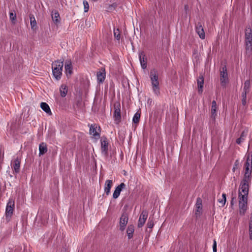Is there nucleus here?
<instances>
[{
	"mask_svg": "<svg viewBox=\"0 0 252 252\" xmlns=\"http://www.w3.org/2000/svg\"><path fill=\"white\" fill-rule=\"evenodd\" d=\"M14 206V201L12 199H10L7 204L5 211L6 219L7 221L10 220L11 217L13 214Z\"/></svg>",
	"mask_w": 252,
	"mask_h": 252,
	"instance_id": "obj_6",
	"label": "nucleus"
},
{
	"mask_svg": "<svg viewBox=\"0 0 252 252\" xmlns=\"http://www.w3.org/2000/svg\"><path fill=\"white\" fill-rule=\"evenodd\" d=\"M204 84V78L201 75L197 79V85H198V91L199 93H202V89Z\"/></svg>",
	"mask_w": 252,
	"mask_h": 252,
	"instance_id": "obj_23",
	"label": "nucleus"
},
{
	"mask_svg": "<svg viewBox=\"0 0 252 252\" xmlns=\"http://www.w3.org/2000/svg\"><path fill=\"white\" fill-rule=\"evenodd\" d=\"M128 216L126 213H123L121 218L120 220V230L122 231H123L125 229V227L126 225L127 222H128Z\"/></svg>",
	"mask_w": 252,
	"mask_h": 252,
	"instance_id": "obj_10",
	"label": "nucleus"
},
{
	"mask_svg": "<svg viewBox=\"0 0 252 252\" xmlns=\"http://www.w3.org/2000/svg\"><path fill=\"white\" fill-rule=\"evenodd\" d=\"M30 18L31 28L33 30H34L36 28V20H35L33 15H30Z\"/></svg>",
	"mask_w": 252,
	"mask_h": 252,
	"instance_id": "obj_28",
	"label": "nucleus"
},
{
	"mask_svg": "<svg viewBox=\"0 0 252 252\" xmlns=\"http://www.w3.org/2000/svg\"><path fill=\"white\" fill-rule=\"evenodd\" d=\"M247 134V131H243L241 133L240 137L237 139L236 143L238 144H241L244 140V138L246 136Z\"/></svg>",
	"mask_w": 252,
	"mask_h": 252,
	"instance_id": "obj_30",
	"label": "nucleus"
},
{
	"mask_svg": "<svg viewBox=\"0 0 252 252\" xmlns=\"http://www.w3.org/2000/svg\"><path fill=\"white\" fill-rule=\"evenodd\" d=\"M100 131L99 127L97 128L96 125H92L90 128V134L95 136V137H99V132Z\"/></svg>",
	"mask_w": 252,
	"mask_h": 252,
	"instance_id": "obj_13",
	"label": "nucleus"
},
{
	"mask_svg": "<svg viewBox=\"0 0 252 252\" xmlns=\"http://www.w3.org/2000/svg\"><path fill=\"white\" fill-rule=\"evenodd\" d=\"M52 18L53 22L56 24H58L60 22V15L58 12L55 11L52 12Z\"/></svg>",
	"mask_w": 252,
	"mask_h": 252,
	"instance_id": "obj_24",
	"label": "nucleus"
},
{
	"mask_svg": "<svg viewBox=\"0 0 252 252\" xmlns=\"http://www.w3.org/2000/svg\"><path fill=\"white\" fill-rule=\"evenodd\" d=\"M113 185V181L111 180H107L105 183L104 192L107 195H109L110 189Z\"/></svg>",
	"mask_w": 252,
	"mask_h": 252,
	"instance_id": "obj_20",
	"label": "nucleus"
},
{
	"mask_svg": "<svg viewBox=\"0 0 252 252\" xmlns=\"http://www.w3.org/2000/svg\"><path fill=\"white\" fill-rule=\"evenodd\" d=\"M250 180L244 181L243 179L239 190V213L244 215L247 210L248 195L249 193V183Z\"/></svg>",
	"mask_w": 252,
	"mask_h": 252,
	"instance_id": "obj_1",
	"label": "nucleus"
},
{
	"mask_svg": "<svg viewBox=\"0 0 252 252\" xmlns=\"http://www.w3.org/2000/svg\"><path fill=\"white\" fill-rule=\"evenodd\" d=\"M233 199H234V198H232V201H231V204H232V203H232V202H233Z\"/></svg>",
	"mask_w": 252,
	"mask_h": 252,
	"instance_id": "obj_39",
	"label": "nucleus"
},
{
	"mask_svg": "<svg viewBox=\"0 0 252 252\" xmlns=\"http://www.w3.org/2000/svg\"><path fill=\"white\" fill-rule=\"evenodd\" d=\"M63 66V61H55L52 64L53 75L57 80L61 78Z\"/></svg>",
	"mask_w": 252,
	"mask_h": 252,
	"instance_id": "obj_4",
	"label": "nucleus"
},
{
	"mask_svg": "<svg viewBox=\"0 0 252 252\" xmlns=\"http://www.w3.org/2000/svg\"><path fill=\"white\" fill-rule=\"evenodd\" d=\"M114 35L115 38L119 40L120 38V32L118 29L114 30Z\"/></svg>",
	"mask_w": 252,
	"mask_h": 252,
	"instance_id": "obj_33",
	"label": "nucleus"
},
{
	"mask_svg": "<svg viewBox=\"0 0 252 252\" xmlns=\"http://www.w3.org/2000/svg\"><path fill=\"white\" fill-rule=\"evenodd\" d=\"M134 231V226L133 225H129L126 230V233L128 239H131L133 237V234Z\"/></svg>",
	"mask_w": 252,
	"mask_h": 252,
	"instance_id": "obj_27",
	"label": "nucleus"
},
{
	"mask_svg": "<svg viewBox=\"0 0 252 252\" xmlns=\"http://www.w3.org/2000/svg\"><path fill=\"white\" fill-rule=\"evenodd\" d=\"M213 252H217V242L216 240H214V243L213 246Z\"/></svg>",
	"mask_w": 252,
	"mask_h": 252,
	"instance_id": "obj_37",
	"label": "nucleus"
},
{
	"mask_svg": "<svg viewBox=\"0 0 252 252\" xmlns=\"http://www.w3.org/2000/svg\"><path fill=\"white\" fill-rule=\"evenodd\" d=\"M60 91L61 95L62 97H64L67 93V89L66 86L65 85H62L60 87Z\"/></svg>",
	"mask_w": 252,
	"mask_h": 252,
	"instance_id": "obj_29",
	"label": "nucleus"
},
{
	"mask_svg": "<svg viewBox=\"0 0 252 252\" xmlns=\"http://www.w3.org/2000/svg\"><path fill=\"white\" fill-rule=\"evenodd\" d=\"M121 106L119 103H116L114 104V117L115 118V120L116 121L117 123H118L121 119Z\"/></svg>",
	"mask_w": 252,
	"mask_h": 252,
	"instance_id": "obj_9",
	"label": "nucleus"
},
{
	"mask_svg": "<svg viewBox=\"0 0 252 252\" xmlns=\"http://www.w3.org/2000/svg\"><path fill=\"white\" fill-rule=\"evenodd\" d=\"M96 76L97 81L99 83H102L104 81L106 76L105 69L103 68H101L100 70L97 72Z\"/></svg>",
	"mask_w": 252,
	"mask_h": 252,
	"instance_id": "obj_12",
	"label": "nucleus"
},
{
	"mask_svg": "<svg viewBox=\"0 0 252 252\" xmlns=\"http://www.w3.org/2000/svg\"><path fill=\"white\" fill-rule=\"evenodd\" d=\"M139 60L141 66L143 69L147 67V58L143 52H141L139 54Z\"/></svg>",
	"mask_w": 252,
	"mask_h": 252,
	"instance_id": "obj_17",
	"label": "nucleus"
},
{
	"mask_svg": "<svg viewBox=\"0 0 252 252\" xmlns=\"http://www.w3.org/2000/svg\"><path fill=\"white\" fill-rule=\"evenodd\" d=\"M83 5L84 7V12H87L89 10V5L87 1L84 0L83 1Z\"/></svg>",
	"mask_w": 252,
	"mask_h": 252,
	"instance_id": "obj_36",
	"label": "nucleus"
},
{
	"mask_svg": "<svg viewBox=\"0 0 252 252\" xmlns=\"http://www.w3.org/2000/svg\"><path fill=\"white\" fill-rule=\"evenodd\" d=\"M10 19L12 21V23H14L16 19V15L15 13L13 12H10Z\"/></svg>",
	"mask_w": 252,
	"mask_h": 252,
	"instance_id": "obj_35",
	"label": "nucleus"
},
{
	"mask_svg": "<svg viewBox=\"0 0 252 252\" xmlns=\"http://www.w3.org/2000/svg\"><path fill=\"white\" fill-rule=\"evenodd\" d=\"M249 233L250 238L251 240H252V214L251 217V221L249 224Z\"/></svg>",
	"mask_w": 252,
	"mask_h": 252,
	"instance_id": "obj_34",
	"label": "nucleus"
},
{
	"mask_svg": "<svg viewBox=\"0 0 252 252\" xmlns=\"http://www.w3.org/2000/svg\"><path fill=\"white\" fill-rule=\"evenodd\" d=\"M39 156L44 154L47 151V146L46 144L43 142L41 143L39 146Z\"/></svg>",
	"mask_w": 252,
	"mask_h": 252,
	"instance_id": "obj_25",
	"label": "nucleus"
},
{
	"mask_svg": "<svg viewBox=\"0 0 252 252\" xmlns=\"http://www.w3.org/2000/svg\"><path fill=\"white\" fill-rule=\"evenodd\" d=\"M148 217V213L146 211H143L141 214L138 222V227H141L144 224L146 220Z\"/></svg>",
	"mask_w": 252,
	"mask_h": 252,
	"instance_id": "obj_11",
	"label": "nucleus"
},
{
	"mask_svg": "<svg viewBox=\"0 0 252 252\" xmlns=\"http://www.w3.org/2000/svg\"><path fill=\"white\" fill-rule=\"evenodd\" d=\"M250 87V82L249 81L247 80L244 83L243 92L242 93V103L243 105H245L246 104L247 94L249 92Z\"/></svg>",
	"mask_w": 252,
	"mask_h": 252,
	"instance_id": "obj_8",
	"label": "nucleus"
},
{
	"mask_svg": "<svg viewBox=\"0 0 252 252\" xmlns=\"http://www.w3.org/2000/svg\"><path fill=\"white\" fill-rule=\"evenodd\" d=\"M140 118V114L138 112L136 113L133 118V122L134 123H138Z\"/></svg>",
	"mask_w": 252,
	"mask_h": 252,
	"instance_id": "obj_32",
	"label": "nucleus"
},
{
	"mask_svg": "<svg viewBox=\"0 0 252 252\" xmlns=\"http://www.w3.org/2000/svg\"><path fill=\"white\" fill-rule=\"evenodd\" d=\"M40 107L42 108V109L48 115H51L52 114L49 105L46 103L41 102L40 104Z\"/></svg>",
	"mask_w": 252,
	"mask_h": 252,
	"instance_id": "obj_26",
	"label": "nucleus"
},
{
	"mask_svg": "<svg viewBox=\"0 0 252 252\" xmlns=\"http://www.w3.org/2000/svg\"><path fill=\"white\" fill-rule=\"evenodd\" d=\"M228 80L226 67L224 66L220 69V81L222 86H225Z\"/></svg>",
	"mask_w": 252,
	"mask_h": 252,
	"instance_id": "obj_7",
	"label": "nucleus"
},
{
	"mask_svg": "<svg viewBox=\"0 0 252 252\" xmlns=\"http://www.w3.org/2000/svg\"><path fill=\"white\" fill-rule=\"evenodd\" d=\"M149 228H152L154 226V222L152 221H149L147 223Z\"/></svg>",
	"mask_w": 252,
	"mask_h": 252,
	"instance_id": "obj_38",
	"label": "nucleus"
},
{
	"mask_svg": "<svg viewBox=\"0 0 252 252\" xmlns=\"http://www.w3.org/2000/svg\"><path fill=\"white\" fill-rule=\"evenodd\" d=\"M196 32L201 39L205 38V32L201 24L199 22L196 25Z\"/></svg>",
	"mask_w": 252,
	"mask_h": 252,
	"instance_id": "obj_14",
	"label": "nucleus"
},
{
	"mask_svg": "<svg viewBox=\"0 0 252 252\" xmlns=\"http://www.w3.org/2000/svg\"><path fill=\"white\" fill-rule=\"evenodd\" d=\"M150 78L153 91L156 95L158 96L160 94V91L158 72L157 69L154 68L150 71Z\"/></svg>",
	"mask_w": 252,
	"mask_h": 252,
	"instance_id": "obj_2",
	"label": "nucleus"
},
{
	"mask_svg": "<svg viewBox=\"0 0 252 252\" xmlns=\"http://www.w3.org/2000/svg\"><path fill=\"white\" fill-rule=\"evenodd\" d=\"M64 68L67 75H70L72 73V67L71 62L70 61H66V62H65Z\"/></svg>",
	"mask_w": 252,
	"mask_h": 252,
	"instance_id": "obj_21",
	"label": "nucleus"
},
{
	"mask_svg": "<svg viewBox=\"0 0 252 252\" xmlns=\"http://www.w3.org/2000/svg\"><path fill=\"white\" fill-rule=\"evenodd\" d=\"M245 174L243 179L245 182L246 180H250L252 178V154L248 153L247 155V160L244 165Z\"/></svg>",
	"mask_w": 252,
	"mask_h": 252,
	"instance_id": "obj_3",
	"label": "nucleus"
},
{
	"mask_svg": "<svg viewBox=\"0 0 252 252\" xmlns=\"http://www.w3.org/2000/svg\"><path fill=\"white\" fill-rule=\"evenodd\" d=\"M245 48L247 54L252 53V31L248 28L245 32Z\"/></svg>",
	"mask_w": 252,
	"mask_h": 252,
	"instance_id": "obj_5",
	"label": "nucleus"
},
{
	"mask_svg": "<svg viewBox=\"0 0 252 252\" xmlns=\"http://www.w3.org/2000/svg\"><path fill=\"white\" fill-rule=\"evenodd\" d=\"M125 187H126V185L123 183H121L120 185L117 186L115 190L113 193V197L114 199L117 198L119 197V196L120 195L122 189L125 188Z\"/></svg>",
	"mask_w": 252,
	"mask_h": 252,
	"instance_id": "obj_15",
	"label": "nucleus"
},
{
	"mask_svg": "<svg viewBox=\"0 0 252 252\" xmlns=\"http://www.w3.org/2000/svg\"><path fill=\"white\" fill-rule=\"evenodd\" d=\"M217 103L216 101L213 100L212 102V106H211V118L213 120H215L216 119V117L217 115Z\"/></svg>",
	"mask_w": 252,
	"mask_h": 252,
	"instance_id": "obj_16",
	"label": "nucleus"
},
{
	"mask_svg": "<svg viewBox=\"0 0 252 252\" xmlns=\"http://www.w3.org/2000/svg\"><path fill=\"white\" fill-rule=\"evenodd\" d=\"M226 195H225V194L223 193V194H222V195L221 196V198H220L218 200L220 206L223 207L225 205V202H226Z\"/></svg>",
	"mask_w": 252,
	"mask_h": 252,
	"instance_id": "obj_31",
	"label": "nucleus"
},
{
	"mask_svg": "<svg viewBox=\"0 0 252 252\" xmlns=\"http://www.w3.org/2000/svg\"><path fill=\"white\" fill-rule=\"evenodd\" d=\"M185 9H187V6L186 5L185 7Z\"/></svg>",
	"mask_w": 252,
	"mask_h": 252,
	"instance_id": "obj_40",
	"label": "nucleus"
},
{
	"mask_svg": "<svg viewBox=\"0 0 252 252\" xmlns=\"http://www.w3.org/2000/svg\"><path fill=\"white\" fill-rule=\"evenodd\" d=\"M235 169V167H233V171H234Z\"/></svg>",
	"mask_w": 252,
	"mask_h": 252,
	"instance_id": "obj_41",
	"label": "nucleus"
},
{
	"mask_svg": "<svg viewBox=\"0 0 252 252\" xmlns=\"http://www.w3.org/2000/svg\"><path fill=\"white\" fill-rule=\"evenodd\" d=\"M20 161L19 158H16L13 161L12 168L13 169L14 172L17 174L20 171Z\"/></svg>",
	"mask_w": 252,
	"mask_h": 252,
	"instance_id": "obj_22",
	"label": "nucleus"
},
{
	"mask_svg": "<svg viewBox=\"0 0 252 252\" xmlns=\"http://www.w3.org/2000/svg\"><path fill=\"white\" fill-rule=\"evenodd\" d=\"M202 200L200 198H197L195 204V214L196 215H200L202 211Z\"/></svg>",
	"mask_w": 252,
	"mask_h": 252,
	"instance_id": "obj_19",
	"label": "nucleus"
},
{
	"mask_svg": "<svg viewBox=\"0 0 252 252\" xmlns=\"http://www.w3.org/2000/svg\"><path fill=\"white\" fill-rule=\"evenodd\" d=\"M108 143L106 140V138L102 139L101 140V152L104 155H106L107 153Z\"/></svg>",
	"mask_w": 252,
	"mask_h": 252,
	"instance_id": "obj_18",
	"label": "nucleus"
}]
</instances>
